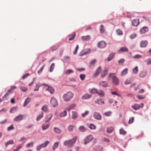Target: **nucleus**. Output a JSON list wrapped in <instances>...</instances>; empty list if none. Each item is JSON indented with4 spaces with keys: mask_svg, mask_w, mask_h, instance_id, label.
Segmentation results:
<instances>
[{
    "mask_svg": "<svg viewBox=\"0 0 151 151\" xmlns=\"http://www.w3.org/2000/svg\"><path fill=\"white\" fill-rule=\"evenodd\" d=\"M74 126L73 125H69L68 127V131L69 132H72L73 131L74 128Z\"/></svg>",
    "mask_w": 151,
    "mask_h": 151,
    "instance_id": "nucleus-41",
    "label": "nucleus"
},
{
    "mask_svg": "<svg viewBox=\"0 0 151 151\" xmlns=\"http://www.w3.org/2000/svg\"><path fill=\"white\" fill-rule=\"evenodd\" d=\"M114 130V129L113 127H108L107 129V132L108 133H111Z\"/></svg>",
    "mask_w": 151,
    "mask_h": 151,
    "instance_id": "nucleus-47",
    "label": "nucleus"
},
{
    "mask_svg": "<svg viewBox=\"0 0 151 151\" xmlns=\"http://www.w3.org/2000/svg\"><path fill=\"white\" fill-rule=\"evenodd\" d=\"M128 51V50L127 48L126 47H121L119 50L118 51L119 52H127Z\"/></svg>",
    "mask_w": 151,
    "mask_h": 151,
    "instance_id": "nucleus-25",
    "label": "nucleus"
},
{
    "mask_svg": "<svg viewBox=\"0 0 151 151\" xmlns=\"http://www.w3.org/2000/svg\"><path fill=\"white\" fill-rule=\"evenodd\" d=\"M43 112H41L40 114L37 116L36 120L37 121L40 120V119L43 117Z\"/></svg>",
    "mask_w": 151,
    "mask_h": 151,
    "instance_id": "nucleus-40",
    "label": "nucleus"
},
{
    "mask_svg": "<svg viewBox=\"0 0 151 151\" xmlns=\"http://www.w3.org/2000/svg\"><path fill=\"white\" fill-rule=\"evenodd\" d=\"M132 83V81H131V80L129 78H128L125 81L124 83L126 85H128L129 84H131Z\"/></svg>",
    "mask_w": 151,
    "mask_h": 151,
    "instance_id": "nucleus-45",
    "label": "nucleus"
},
{
    "mask_svg": "<svg viewBox=\"0 0 151 151\" xmlns=\"http://www.w3.org/2000/svg\"><path fill=\"white\" fill-rule=\"evenodd\" d=\"M99 85L101 86L104 87H106L107 86V83L105 81H101L100 82Z\"/></svg>",
    "mask_w": 151,
    "mask_h": 151,
    "instance_id": "nucleus-32",
    "label": "nucleus"
},
{
    "mask_svg": "<svg viewBox=\"0 0 151 151\" xmlns=\"http://www.w3.org/2000/svg\"><path fill=\"white\" fill-rule=\"evenodd\" d=\"M73 94L71 92H69L65 94L63 96V99L65 101H70L73 97Z\"/></svg>",
    "mask_w": 151,
    "mask_h": 151,
    "instance_id": "nucleus-3",
    "label": "nucleus"
},
{
    "mask_svg": "<svg viewBox=\"0 0 151 151\" xmlns=\"http://www.w3.org/2000/svg\"><path fill=\"white\" fill-rule=\"evenodd\" d=\"M147 74V71L143 70L141 71L139 74V76L140 77L143 78L146 76Z\"/></svg>",
    "mask_w": 151,
    "mask_h": 151,
    "instance_id": "nucleus-16",
    "label": "nucleus"
},
{
    "mask_svg": "<svg viewBox=\"0 0 151 151\" xmlns=\"http://www.w3.org/2000/svg\"><path fill=\"white\" fill-rule=\"evenodd\" d=\"M134 117H132L129 119L128 122V123L129 124H132L134 121Z\"/></svg>",
    "mask_w": 151,
    "mask_h": 151,
    "instance_id": "nucleus-63",
    "label": "nucleus"
},
{
    "mask_svg": "<svg viewBox=\"0 0 151 151\" xmlns=\"http://www.w3.org/2000/svg\"><path fill=\"white\" fill-rule=\"evenodd\" d=\"M14 129V128L13 127V125H12L7 128V130L8 131H10L11 130Z\"/></svg>",
    "mask_w": 151,
    "mask_h": 151,
    "instance_id": "nucleus-61",
    "label": "nucleus"
},
{
    "mask_svg": "<svg viewBox=\"0 0 151 151\" xmlns=\"http://www.w3.org/2000/svg\"><path fill=\"white\" fill-rule=\"evenodd\" d=\"M96 62V59L93 60L90 62V64L89 65V67H91L92 66V65H94Z\"/></svg>",
    "mask_w": 151,
    "mask_h": 151,
    "instance_id": "nucleus-50",
    "label": "nucleus"
},
{
    "mask_svg": "<svg viewBox=\"0 0 151 151\" xmlns=\"http://www.w3.org/2000/svg\"><path fill=\"white\" fill-rule=\"evenodd\" d=\"M101 66H99L98 68L96 70L94 74V76L96 77L101 72Z\"/></svg>",
    "mask_w": 151,
    "mask_h": 151,
    "instance_id": "nucleus-12",
    "label": "nucleus"
},
{
    "mask_svg": "<svg viewBox=\"0 0 151 151\" xmlns=\"http://www.w3.org/2000/svg\"><path fill=\"white\" fill-rule=\"evenodd\" d=\"M115 53H111L109 55L107 58V60L108 61H111L114 58Z\"/></svg>",
    "mask_w": 151,
    "mask_h": 151,
    "instance_id": "nucleus-20",
    "label": "nucleus"
},
{
    "mask_svg": "<svg viewBox=\"0 0 151 151\" xmlns=\"http://www.w3.org/2000/svg\"><path fill=\"white\" fill-rule=\"evenodd\" d=\"M14 142L13 140H11L9 141L5 142V146L6 147H7V146L10 144H12L14 143Z\"/></svg>",
    "mask_w": 151,
    "mask_h": 151,
    "instance_id": "nucleus-44",
    "label": "nucleus"
},
{
    "mask_svg": "<svg viewBox=\"0 0 151 151\" xmlns=\"http://www.w3.org/2000/svg\"><path fill=\"white\" fill-rule=\"evenodd\" d=\"M31 99L29 97H27L25 100L24 103V106H26L30 101Z\"/></svg>",
    "mask_w": 151,
    "mask_h": 151,
    "instance_id": "nucleus-30",
    "label": "nucleus"
},
{
    "mask_svg": "<svg viewBox=\"0 0 151 151\" xmlns=\"http://www.w3.org/2000/svg\"><path fill=\"white\" fill-rule=\"evenodd\" d=\"M79 48V46L78 45H76V48H75L74 51L73 52V54L74 55L76 54L77 53V51Z\"/></svg>",
    "mask_w": 151,
    "mask_h": 151,
    "instance_id": "nucleus-57",
    "label": "nucleus"
},
{
    "mask_svg": "<svg viewBox=\"0 0 151 151\" xmlns=\"http://www.w3.org/2000/svg\"><path fill=\"white\" fill-rule=\"evenodd\" d=\"M79 130L81 132H84L86 131V129L83 126H80L79 128Z\"/></svg>",
    "mask_w": 151,
    "mask_h": 151,
    "instance_id": "nucleus-36",
    "label": "nucleus"
},
{
    "mask_svg": "<svg viewBox=\"0 0 151 151\" xmlns=\"http://www.w3.org/2000/svg\"><path fill=\"white\" fill-rule=\"evenodd\" d=\"M125 61L124 59H121L118 61V63L119 65H122Z\"/></svg>",
    "mask_w": 151,
    "mask_h": 151,
    "instance_id": "nucleus-55",
    "label": "nucleus"
},
{
    "mask_svg": "<svg viewBox=\"0 0 151 151\" xmlns=\"http://www.w3.org/2000/svg\"><path fill=\"white\" fill-rule=\"evenodd\" d=\"M111 112L110 111H108L104 113V114L106 116H109L111 115Z\"/></svg>",
    "mask_w": 151,
    "mask_h": 151,
    "instance_id": "nucleus-60",
    "label": "nucleus"
},
{
    "mask_svg": "<svg viewBox=\"0 0 151 151\" xmlns=\"http://www.w3.org/2000/svg\"><path fill=\"white\" fill-rule=\"evenodd\" d=\"M94 118L98 120H101V115L98 112H94L93 114Z\"/></svg>",
    "mask_w": 151,
    "mask_h": 151,
    "instance_id": "nucleus-9",
    "label": "nucleus"
},
{
    "mask_svg": "<svg viewBox=\"0 0 151 151\" xmlns=\"http://www.w3.org/2000/svg\"><path fill=\"white\" fill-rule=\"evenodd\" d=\"M49 124L42 125V128L43 130H45L47 129L50 126Z\"/></svg>",
    "mask_w": 151,
    "mask_h": 151,
    "instance_id": "nucleus-33",
    "label": "nucleus"
},
{
    "mask_svg": "<svg viewBox=\"0 0 151 151\" xmlns=\"http://www.w3.org/2000/svg\"><path fill=\"white\" fill-rule=\"evenodd\" d=\"M114 74L112 73L109 74L108 76L109 78L112 77V82L116 86L118 85L119 84V79L116 76H114Z\"/></svg>",
    "mask_w": 151,
    "mask_h": 151,
    "instance_id": "nucleus-2",
    "label": "nucleus"
},
{
    "mask_svg": "<svg viewBox=\"0 0 151 151\" xmlns=\"http://www.w3.org/2000/svg\"><path fill=\"white\" fill-rule=\"evenodd\" d=\"M144 106V104L141 103L140 104H135L132 106L133 109L135 110H137L139 109L140 108H142Z\"/></svg>",
    "mask_w": 151,
    "mask_h": 151,
    "instance_id": "nucleus-6",
    "label": "nucleus"
},
{
    "mask_svg": "<svg viewBox=\"0 0 151 151\" xmlns=\"http://www.w3.org/2000/svg\"><path fill=\"white\" fill-rule=\"evenodd\" d=\"M92 96V95L91 94H86L83 95L82 97V99L83 100L85 99H87L91 98Z\"/></svg>",
    "mask_w": 151,
    "mask_h": 151,
    "instance_id": "nucleus-17",
    "label": "nucleus"
},
{
    "mask_svg": "<svg viewBox=\"0 0 151 151\" xmlns=\"http://www.w3.org/2000/svg\"><path fill=\"white\" fill-rule=\"evenodd\" d=\"M139 24V19H133L132 21V25L134 26H137Z\"/></svg>",
    "mask_w": 151,
    "mask_h": 151,
    "instance_id": "nucleus-11",
    "label": "nucleus"
},
{
    "mask_svg": "<svg viewBox=\"0 0 151 151\" xmlns=\"http://www.w3.org/2000/svg\"><path fill=\"white\" fill-rule=\"evenodd\" d=\"M53 116L52 114H51L47 116L46 119L45 121V122H48L50 121L51 119V118Z\"/></svg>",
    "mask_w": 151,
    "mask_h": 151,
    "instance_id": "nucleus-27",
    "label": "nucleus"
},
{
    "mask_svg": "<svg viewBox=\"0 0 151 151\" xmlns=\"http://www.w3.org/2000/svg\"><path fill=\"white\" fill-rule=\"evenodd\" d=\"M97 94L101 97L103 96L104 95V93L103 90H99L97 91Z\"/></svg>",
    "mask_w": 151,
    "mask_h": 151,
    "instance_id": "nucleus-24",
    "label": "nucleus"
},
{
    "mask_svg": "<svg viewBox=\"0 0 151 151\" xmlns=\"http://www.w3.org/2000/svg\"><path fill=\"white\" fill-rule=\"evenodd\" d=\"M147 44V42L146 40H143L140 43V46L141 47H146Z\"/></svg>",
    "mask_w": 151,
    "mask_h": 151,
    "instance_id": "nucleus-23",
    "label": "nucleus"
},
{
    "mask_svg": "<svg viewBox=\"0 0 151 151\" xmlns=\"http://www.w3.org/2000/svg\"><path fill=\"white\" fill-rule=\"evenodd\" d=\"M76 35V34L75 32H74L72 35H70L68 40L70 41L73 40L75 38Z\"/></svg>",
    "mask_w": 151,
    "mask_h": 151,
    "instance_id": "nucleus-28",
    "label": "nucleus"
},
{
    "mask_svg": "<svg viewBox=\"0 0 151 151\" xmlns=\"http://www.w3.org/2000/svg\"><path fill=\"white\" fill-rule=\"evenodd\" d=\"M93 139V137L92 135H89L87 136L83 140L82 143L86 145L89 143Z\"/></svg>",
    "mask_w": 151,
    "mask_h": 151,
    "instance_id": "nucleus-4",
    "label": "nucleus"
},
{
    "mask_svg": "<svg viewBox=\"0 0 151 151\" xmlns=\"http://www.w3.org/2000/svg\"><path fill=\"white\" fill-rule=\"evenodd\" d=\"M145 61L147 65L151 64V59H148L145 60Z\"/></svg>",
    "mask_w": 151,
    "mask_h": 151,
    "instance_id": "nucleus-56",
    "label": "nucleus"
},
{
    "mask_svg": "<svg viewBox=\"0 0 151 151\" xmlns=\"http://www.w3.org/2000/svg\"><path fill=\"white\" fill-rule=\"evenodd\" d=\"M46 90L48 91L51 94L53 93L54 92V89L51 87L49 86Z\"/></svg>",
    "mask_w": 151,
    "mask_h": 151,
    "instance_id": "nucleus-35",
    "label": "nucleus"
},
{
    "mask_svg": "<svg viewBox=\"0 0 151 151\" xmlns=\"http://www.w3.org/2000/svg\"><path fill=\"white\" fill-rule=\"evenodd\" d=\"M117 35H122L123 34L122 31L120 29H118L116 30Z\"/></svg>",
    "mask_w": 151,
    "mask_h": 151,
    "instance_id": "nucleus-52",
    "label": "nucleus"
},
{
    "mask_svg": "<svg viewBox=\"0 0 151 151\" xmlns=\"http://www.w3.org/2000/svg\"><path fill=\"white\" fill-rule=\"evenodd\" d=\"M77 117V114L76 112L75 111H72V115L71 117L73 119L75 120Z\"/></svg>",
    "mask_w": 151,
    "mask_h": 151,
    "instance_id": "nucleus-22",
    "label": "nucleus"
},
{
    "mask_svg": "<svg viewBox=\"0 0 151 151\" xmlns=\"http://www.w3.org/2000/svg\"><path fill=\"white\" fill-rule=\"evenodd\" d=\"M119 133L120 134L125 135L126 134V132L125 131L123 128H122L119 130Z\"/></svg>",
    "mask_w": 151,
    "mask_h": 151,
    "instance_id": "nucleus-42",
    "label": "nucleus"
},
{
    "mask_svg": "<svg viewBox=\"0 0 151 151\" xmlns=\"http://www.w3.org/2000/svg\"><path fill=\"white\" fill-rule=\"evenodd\" d=\"M89 113V111H86L83 114H82V116L83 117H85L86 116H87Z\"/></svg>",
    "mask_w": 151,
    "mask_h": 151,
    "instance_id": "nucleus-58",
    "label": "nucleus"
},
{
    "mask_svg": "<svg viewBox=\"0 0 151 151\" xmlns=\"http://www.w3.org/2000/svg\"><path fill=\"white\" fill-rule=\"evenodd\" d=\"M128 70L127 68H125L124 70L121 73V75L122 76L125 75L127 74Z\"/></svg>",
    "mask_w": 151,
    "mask_h": 151,
    "instance_id": "nucleus-38",
    "label": "nucleus"
},
{
    "mask_svg": "<svg viewBox=\"0 0 151 151\" xmlns=\"http://www.w3.org/2000/svg\"><path fill=\"white\" fill-rule=\"evenodd\" d=\"M94 102L95 104L97 103L100 105H102L104 104V101L101 99H98L96 101H95Z\"/></svg>",
    "mask_w": 151,
    "mask_h": 151,
    "instance_id": "nucleus-14",
    "label": "nucleus"
},
{
    "mask_svg": "<svg viewBox=\"0 0 151 151\" xmlns=\"http://www.w3.org/2000/svg\"><path fill=\"white\" fill-rule=\"evenodd\" d=\"M74 72V71L71 69H68L65 71V74L68 75L71 73H72Z\"/></svg>",
    "mask_w": 151,
    "mask_h": 151,
    "instance_id": "nucleus-37",
    "label": "nucleus"
},
{
    "mask_svg": "<svg viewBox=\"0 0 151 151\" xmlns=\"http://www.w3.org/2000/svg\"><path fill=\"white\" fill-rule=\"evenodd\" d=\"M148 31V28L147 27H143L141 29L140 32L141 33H144Z\"/></svg>",
    "mask_w": 151,
    "mask_h": 151,
    "instance_id": "nucleus-19",
    "label": "nucleus"
},
{
    "mask_svg": "<svg viewBox=\"0 0 151 151\" xmlns=\"http://www.w3.org/2000/svg\"><path fill=\"white\" fill-rule=\"evenodd\" d=\"M138 71V68L137 66L135 67L133 69V72L134 74L137 73Z\"/></svg>",
    "mask_w": 151,
    "mask_h": 151,
    "instance_id": "nucleus-49",
    "label": "nucleus"
},
{
    "mask_svg": "<svg viewBox=\"0 0 151 151\" xmlns=\"http://www.w3.org/2000/svg\"><path fill=\"white\" fill-rule=\"evenodd\" d=\"M108 69H105L103 72H102L101 74V76L102 78H104L108 74Z\"/></svg>",
    "mask_w": 151,
    "mask_h": 151,
    "instance_id": "nucleus-21",
    "label": "nucleus"
},
{
    "mask_svg": "<svg viewBox=\"0 0 151 151\" xmlns=\"http://www.w3.org/2000/svg\"><path fill=\"white\" fill-rule=\"evenodd\" d=\"M81 38L83 41H87L91 39V37L89 35L83 36L81 37Z\"/></svg>",
    "mask_w": 151,
    "mask_h": 151,
    "instance_id": "nucleus-15",
    "label": "nucleus"
},
{
    "mask_svg": "<svg viewBox=\"0 0 151 151\" xmlns=\"http://www.w3.org/2000/svg\"><path fill=\"white\" fill-rule=\"evenodd\" d=\"M136 86V84L135 83H134L131 85L130 86V87L132 88H133L134 89V90L135 91H136L137 89V87H135Z\"/></svg>",
    "mask_w": 151,
    "mask_h": 151,
    "instance_id": "nucleus-64",
    "label": "nucleus"
},
{
    "mask_svg": "<svg viewBox=\"0 0 151 151\" xmlns=\"http://www.w3.org/2000/svg\"><path fill=\"white\" fill-rule=\"evenodd\" d=\"M58 46L57 45L53 46L51 47V49L52 51H55L58 48Z\"/></svg>",
    "mask_w": 151,
    "mask_h": 151,
    "instance_id": "nucleus-62",
    "label": "nucleus"
},
{
    "mask_svg": "<svg viewBox=\"0 0 151 151\" xmlns=\"http://www.w3.org/2000/svg\"><path fill=\"white\" fill-rule=\"evenodd\" d=\"M106 46V43L103 41H101L98 44V47L101 48H104Z\"/></svg>",
    "mask_w": 151,
    "mask_h": 151,
    "instance_id": "nucleus-10",
    "label": "nucleus"
},
{
    "mask_svg": "<svg viewBox=\"0 0 151 151\" xmlns=\"http://www.w3.org/2000/svg\"><path fill=\"white\" fill-rule=\"evenodd\" d=\"M142 57V56L139 55H136L133 57V58L134 59H139Z\"/></svg>",
    "mask_w": 151,
    "mask_h": 151,
    "instance_id": "nucleus-59",
    "label": "nucleus"
},
{
    "mask_svg": "<svg viewBox=\"0 0 151 151\" xmlns=\"http://www.w3.org/2000/svg\"><path fill=\"white\" fill-rule=\"evenodd\" d=\"M45 66V65H43L42 67L40 68V70L38 71V73L39 74H40L42 73V71L43 70Z\"/></svg>",
    "mask_w": 151,
    "mask_h": 151,
    "instance_id": "nucleus-54",
    "label": "nucleus"
},
{
    "mask_svg": "<svg viewBox=\"0 0 151 151\" xmlns=\"http://www.w3.org/2000/svg\"><path fill=\"white\" fill-rule=\"evenodd\" d=\"M76 106L75 104H72L70 105L68 107H67L65 109L70 111L71 109H73Z\"/></svg>",
    "mask_w": 151,
    "mask_h": 151,
    "instance_id": "nucleus-26",
    "label": "nucleus"
},
{
    "mask_svg": "<svg viewBox=\"0 0 151 151\" xmlns=\"http://www.w3.org/2000/svg\"><path fill=\"white\" fill-rule=\"evenodd\" d=\"M23 116L21 114L16 116L14 119V121H20L23 119Z\"/></svg>",
    "mask_w": 151,
    "mask_h": 151,
    "instance_id": "nucleus-13",
    "label": "nucleus"
},
{
    "mask_svg": "<svg viewBox=\"0 0 151 151\" xmlns=\"http://www.w3.org/2000/svg\"><path fill=\"white\" fill-rule=\"evenodd\" d=\"M105 31V29L104 27V26L103 25H101L100 28V33L101 34H103L104 32Z\"/></svg>",
    "mask_w": 151,
    "mask_h": 151,
    "instance_id": "nucleus-39",
    "label": "nucleus"
},
{
    "mask_svg": "<svg viewBox=\"0 0 151 151\" xmlns=\"http://www.w3.org/2000/svg\"><path fill=\"white\" fill-rule=\"evenodd\" d=\"M89 91L90 93L94 94L95 93H97V90L96 88H93L92 89H89Z\"/></svg>",
    "mask_w": 151,
    "mask_h": 151,
    "instance_id": "nucleus-29",
    "label": "nucleus"
},
{
    "mask_svg": "<svg viewBox=\"0 0 151 151\" xmlns=\"http://www.w3.org/2000/svg\"><path fill=\"white\" fill-rule=\"evenodd\" d=\"M42 110L44 111H47L48 110V106L46 105L43 106L42 108Z\"/></svg>",
    "mask_w": 151,
    "mask_h": 151,
    "instance_id": "nucleus-46",
    "label": "nucleus"
},
{
    "mask_svg": "<svg viewBox=\"0 0 151 151\" xmlns=\"http://www.w3.org/2000/svg\"><path fill=\"white\" fill-rule=\"evenodd\" d=\"M55 64L52 63L50 66V72H51L53 71L54 70V67Z\"/></svg>",
    "mask_w": 151,
    "mask_h": 151,
    "instance_id": "nucleus-51",
    "label": "nucleus"
},
{
    "mask_svg": "<svg viewBox=\"0 0 151 151\" xmlns=\"http://www.w3.org/2000/svg\"><path fill=\"white\" fill-rule=\"evenodd\" d=\"M20 89L23 92H25L27 91L28 89L27 87L21 86L20 88Z\"/></svg>",
    "mask_w": 151,
    "mask_h": 151,
    "instance_id": "nucleus-48",
    "label": "nucleus"
},
{
    "mask_svg": "<svg viewBox=\"0 0 151 151\" xmlns=\"http://www.w3.org/2000/svg\"><path fill=\"white\" fill-rule=\"evenodd\" d=\"M67 115V112L66 110H64L63 111L61 112L59 114L60 117H63L66 116Z\"/></svg>",
    "mask_w": 151,
    "mask_h": 151,
    "instance_id": "nucleus-31",
    "label": "nucleus"
},
{
    "mask_svg": "<svg viewBox=\"0 0 151 151\" xmlns=\"http://www.w3.org/2000/svg\"><path fill=\"white\" fill-rule=\"evenodd\" d=\"M89 128L91 129H95L96 128V127L93 124H91L89 126Z\"/></svg>",
    "mask_w": 151,
    "mask_h": 151,
    "instance_id": "nucleus-53",
    "label": "nucleus"
},
{
    "mask_svg": "<svg viewBox=\"0 0 151 151\" xmlns=\"http://www.w3.org/2000/svg\"><path fill=\"white\" fill-rule=\"evenodd\" d=\"M9 93L8 92L6 93L3 97L2 99L3 100H6L8 99L9 98Z\"/></svg>",
    "mask_w": 151,
    "mask_h": 151,
    "instance_id": "nucleus-34",
    "label": "nucleus"
},
{
    "mask_svg": "<svg viewBox=\"0 0 151 151\" xmlns=\"http://www.w3.org/2000/svg\"><path fill=\"white\" fill-rule=\"evenodd\" d=\"M50 103L54 107H56L58 104L57 100L54 97L51 98Z\"/></svg>",
    "mask_w": 151,
    "mask_h": 151,
    "instance_id": "nucleus-7",
    "label": "nucleus"
},
{
    "mask_svg": "<svg viewBox=\"0 0 151 151\" xmlns=\"http://www.w3.org/2000/svg\"><path fill=\"white\" fill-rule=\"evenodd\" d=\"M49 143V141H47L44 143L39 145L37 147V150L38 151H40L42 148L46 147Z\"/></svg>",
    "mask_w": 151,
    "mask_h": 151,
    "instance_id": "nucleus-5",
    "label": "nucleus"
},
{
    "mask_svg": "<svg viewBox=\"0 0 151 151\" xmlns=\"http://www.w3.org/2000/svg\"><path fill=\"white\" fill-rule=\"evenodd\" d=\"M77 139V137L74 136L70 140L65 141L63 142V145L67 146L68 148L71 147L75 144Z\"/></svg>",
    "mask_w": 151,
    "mask_h": 151,
    "instance_id": "nucleus-1",
    "label": "nucleus"
},
{
    "mask_svg": "<svg viewBox=\"0 0 151 151\" xmlns=\"http://www.w3.org/2000/svg\"><path fill=\"white\" fill-rule=\"evenodd\" d=\"M91 49L89 48L84 49L83 50L82 52L80 54V56L89 54L90 52Z\"/></svg>",
    "mask_w": 151,
    "mask_h": 151,
    "instance_id": "nucleus-8",
    "label": "nucleus"
},
{
    "mask_svg": "<svg viewBox=\"0 0 151 151\" xmlns=\"http://www.w3.org/2000/svg\"><path fill=\"white\" fill-rule=\"evenodd\" d=\"M58 142H56L54 143L53 147H52V149L53 151H54L55 149L58 147Z\"/></svg>",
    "mask_w": 151,
    "mask_h": 151,
    "instance_id": "nucleus-43",
    "label": "nucleus"
},
{
    "mask_svg": "<svg viewBox=\"0 0 151 151\" xmlns=\"http://www.w3.org/2000/svg\"><path fill=\"white\" fill-rule=\"evenodd\" d=\"M53 131L57 134H60L62 132L61 130L59 128L57 127H54Z\"/></svg>",
    "mask_w": 151,
    "mask_h": 151,
    "instance_id": "nucleus-18",
    "label": "nucleus"
}]
</instances>
